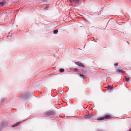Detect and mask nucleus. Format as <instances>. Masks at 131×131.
<instances>
[{
  "label": "nucleus",
  "instance_id": "obj_1",
  "mask_svg": "<svg viewBox=\"0 0 131 131\" xmlns=\"http://www.w3.org/2000/svg\"><path fill=\"white\" fill-rule=\"evenodd\" d=\"M54 114V112L53 111H51L48 112L45 114V115L46 116H52Z\"/></svg>",
  "mask_w": 131,
  "mask_h": 131
},
{
  "label": "nucleus",
  "instance_id": "obj_2",
  "mask_svg": "<svg viewBox=\"0 0 131 131\" xmlns=\"http://www.w3.org/2000/svg\"><path fill=\"white\" fill-rule=\"evenodd\" d=\"M111 118V116L109 115H105L104 117L100 118L98 119L99 120H102L104 119H108Z\"/></svg>",
  "mask_w": 131,
  "mask_h": 131
},
{
  "label": "nucleus",
  "instance_id": "obj_3",
  "mask_svg": "<svg viewBox=\"0 0 131 131\" xmlns=\"http://www.w3.org/2000/svg\"><path fill=\"white\" fill-rule=\"evenodd\" d=\"M123 69L121 67L118 68L116 69V72H123Z\"/></svg>",
  "mask_w": 131,
  "mask_h": 131
},
{
  "label": "nucleus",
  "instance_id": "obj_4",
  "mask_svg": "<svg viewBox=\"0 0 131 131\" xmlns=\"http://www.w3.org/2000/svg\"><path fill=\"white\" fill-rule=\"evenodd\" d=\"M75 64L78 65V66L82 67H84V66L81 63L79 62H75Z\"/></svg>",
  "mask_w": 131,
  "mask_h": 131
},
{
  "label": "nucleus",
  "instance_id": "obj_5",
  "mask_svg": "<svg viewBox=\"0 0 131 131\" xmlns=\"http://www.w3.org/2000/svg\"><path fill=\"white\" fill-rule=\"evenodd\" d=\"M92 115L90 114H89V115H86L85 116V118L86 119L89 118L91 117V116Z\"/></svg>",
  "mask_w": 131,
  "mask_h": 131
},
{
  "label": "nucleus",
  "instance_id": "obj_6",
  "mask_svg": "<svg viewBox=\"0 0 131 131\" xmlns=\"http://www.w3.org/2000/svg\"><path fill=\"white\" fill-rule=\"evenodd\" d=\"M5 2L4 1L1 2L0 3V6H3L4 5Z\"/></svg>",
  "mask_w": 131,
  "mask_h": 131
},
{
  "label": "nucleus",
  "instance_id": "obj_7",
  "mask_svg": "<svg viewBox=\"0 0 131 131\" xmlns=\"http://www.w3.org/2000/svg\"><path fill=\"white\" fill-rule=\"evenodd\" d=\"M80 76L83 79H85V77L84 75L81 74H80Z\"/></svg>",
  "mask_w": 131,
  "mask_h": 131
},
{
  "label": "nucleus",
  "instance_id": "obj_8",
  "mask_svg": "<svg viewBox=\"0 0 131 131\" xmlns=\"http://www.w3.org/2000/svg\"><path fill=\"white\" fill-rule=\"evenodd\" d=\"M78 0H71L70 1L71 2H73L75 3L78 2Z\"/></svg>",
  "mask_w": 131,
  "mask_h": 131
},
{
  "label": "nucleus",
  "instance_id": "obj_9",
  "mask_svg": "<svg viewBox=\"0 0 131 131\" xmlns=\"http://www.w3.org/2000/svg\"><path fill=\"white\" fill-rule=\"evenodd\" d=\"M125 79L126 81H128L129 80V78L128 77H125Z\"/></svg>",
  "mask_w": 131,
  "mask_h": 131
},
{
  "label": "nucleus",
  "instance_id": "obj_10",
  "mask_svg": "<svg viewBox=\"0 0 131 131\" xmlns=\"http://www.w3.org/2000/svg\"><path fill=\"white\" fill-rule=\"evenodd\" d=\"M64 71V70L63 69H61L60 70V71L61 72H63Z\"/></svg>",
  "mask_w": 131,
  "mask_h": 131
},
{
  "label": "nucleus",
  "instance_id": "obj_11",
  "mask_svg": "<svg viewBox=\"0 0 131 131\" xmlns=\"http://www.w3.org/2000/svg\"><path fill=\"white\" fill-rule=\"evenodd\" d=\"M58 32V30H55L54 31V32L55 34H57Z\"/></svg>",
  "mask_w": 131,
  "mask_h": 131
},
{
  "label": "nucleus",
  "instance_id": "obj_12",
  "mask_svg": "<svg viewBox=\"0 0 131 131\" xmlns=\"http://www.w3.org/2000/svg\"><path fill=\"white\" fill-rule=\"evenodd\" d=\"M19 123H17L16 124H15L13 126V127H15L16 126H18L19 124Z\"/></svg>",
  "mask_w": 131,
  "mask_h": 131
},
{
  "label": "nucleus",
  "instance_id": "obj_13",
  "mask_svg": "<svg viewBox=\"0 0 131 131\" xmlns=\"http://www.w3.org/2000/svg\"><path fill=\"white\" fill-rule=\"evenodd\" d=\"M107 88L108 89H111L112 88V86H109V85L107 87Z\"/></svg>",
  "mask_w": 131,
  "mask_h": 131
},
{
  "label": "nucleus",
  "instance_id": "obj_14",
  "mask_svg": "<svg viewBox=\"0 0 131 131\" xmlns=\"http://www.w3.org/2000/svg\"><path fill=\"white\" fill-rule=\"evenodd\" d=\"M118 65V63H115V64H114V65L115 66H117Z\"/></svg>",
  "mask_w": 131,
  "mask_h": 131
},
{
  "label": "nucleus",
  "instance_id": "obj_15",
  "mask_svg": "<svg viewBox=\"0 0 131 131\" xmlns=\"http://www.w3.org/2000/svg\"><path fill=\"white\" fill-rule=\"evenodd\" d=\"M45 1H46L47 0H43Z\"/></svg>",
  "mask_w": 131,
  "mask_h": 131
},
{
  "label": "nucleus",
  "instance_id": "obj_16",
  "mask_svg": "<svg viewBox=\"0 0 131 131\" xmlns=\"http://www.w3.org/2000/svg\"><path fill=\"white\" fill-rule=\"evenodd\" d=\"M129 131H131V130L130 129H129Z\"/></svg>",
  "mask_w": 131,
  "mask_h": 131
},
{
  "label": "nucleus",
  "instance_id": "obj_17",
  "mask_svg": "<svg viewBox=\"0 0 131 131\" xmlns=\"http://www.w3.org/2000/svg\"><path fill=\"white\" fill-rule=\"evenodd\" d=\"M63 91L61 92V93H63Z\"/></svg>",
  "mask_w": 131,
  "mask_h": 131
}]
</instances>
